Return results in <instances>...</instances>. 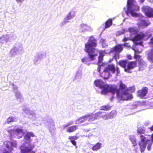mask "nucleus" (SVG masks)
Listing matches in <instances>:
<instances>
[{"label": "nucleus", "mask_w": 153, "mask_h": 153, "mask_svg": "<svg viewBox=\"0 0 153 153\" xmlns=\"http://www.w3.org/2000/svg\"><path fill=\"white\" fill-rule=\"evenodd\" d=\"M97 45V41L94 38L90 39L88 42L85 44V51L88 53L91 61L95 60V57L97 56V53L100 55L98 57V62H101L104 56L103 52L102 51L96 49L95 47Z\"/></svg>", "instance_id": "nucleus-1"}, {"label": "nucleus", "mask_w": 153, "mask_h": 153, "mask_svg": "<svg viewBox=\"0 0 153 153\" xmlns=\"http://www.w3.org/2000/svg\"><path fill=\"white\" fill-rule=\"evenodd\" d=\"M118 98L123 100H128L133 98V95L128 92H133L135 91V87L134 85L127 88V86L121 80L118 84Z\"/></svg>", "instance_id": "nucleus-2"}, {"label": "nucleus", "mask_w": 153, "mask_h": 153, "mask_svg": "<svg viewBox=\"0 0 153 153\" xmlns=\"http://www.w3.org/2000/svg\"><path fill=\"white\" fill-rule=\"evenodd\" d=\"M134 0H128L127 1V10L126 11L127 15L129 16L130 14L133 17L138 16V14L135 12V11L139 10V7L136 3Z\"/></svg>", "instance_id": "nucleus-3"}, {"label": "nucleus", "mask_w": 153, "mask_h": 153, "mask_svg": "<svg viewBox=\"0 0 153 153\" xmlns=\"http://www.w3.org/2000/svg\"><path fill=\"white\" fill-rule=\"evenodd\" d=\"M118 64L122 68H124V71L128 73H131L130 70L137 66V60L134 61L128 62L126 60H120Z\"/></svg>", "instance_id": "nucleus-4"}, {"label": "nucleus", "mask_w": 153, "mask_h": 153, "mask_svg": "<svg viewBox=\"0 0 153 153\" xmlns=\"http://www.w3.org/2000/svg\"><path fill=\"white\" fill-rule=\"evenodd\" d=\"M101 88H102L101 91V93L102 94H105L107 92H111L113 94H116L118 98V93L119 91V88H117L116 85H112L110 86L107 84H103Z\"/></svg>", "instance_id": "nucleus-5"}, {"label": "nucleus", "mask_w": 153, "mask_h": 153, "mask_svg": "<svg viewBox=\"0 0 153 153\" xmlns=\"http://www.w3.org/2000/svg\"><path fill=\"white\" fill-rule=\"evenodd\" d=\"M140 140L138 144L140 146V151L141 153L144 152L146 149L147 142H149L150 140L147 139L143 135H140L139 137Z\"/></svg>", "instance_id": "nucleus-6"}, {"label": "nucleus", "mask_w": 153, "mask_h": 153, "mask_svg": "<svg viewBox=\"0 0 153 153\" xmlns=\"http://www.w3.org/2000/svg\"><path fill=\"white\" fill-rule=\"evenodd\" d=\"M96 116L97 115H94V114L91 113L80 117L77 120L80 123H82L87 120L89 122L93 121L95 120V119L97 118Z\"/></svg>", "instance_id": "nucleus-7"}, {"label": "nucleus", "mask_w": 153, "mask_h": 153, "mask_svg": "<svg viewBox=\"0 0 153 153\" xmlns=\"http://www.w3.org/2000/svg\"><path fill=\"white\" fill-rule=\"evenodd\" d=\"M142 10L146 15L149 18H153V9L149 6H143Z\"/></svg>", "instance_id": "nucleus-8"}, {"label": "nucleus", "mask_w": 153, "mask_h": 153, "mask_svg": "<svg viewBox=\"0 0 153 153\" xmlns=\"http://www.w3.org/2000/svg\"><path fill=\"white\" fill-rule=\"evenodd\" d=\"M148 91V88L147 87H143L137 91V96L140 98H143L147 94Z\"/></svg>", "instance_id": "nucleus-9"}, {"label": "nucleus", "mask_w": 153, "mask_h": 153, "mask_svg": "<svg viewBox=\"0 0 153 153\" xmlns=\"http://www.w3.org/2000/svg\"><path fill=\"white\" fill-rule=\"evenodd\" d=\"M145 36L144 34H137L133 38L131 39V40L134 42V44L136 45H142L143 42H138V41L142 40Z\"/></svg>", "instance_id": "nucleus-10"}, {"label": "nucleus", "mask_w": 153, "mask_h": 153, "mask_svg": "<svg viewBox=\"0 0 153 153\" xmlns=\"http://www.w3.org/2000/svg\"><path fill=\"white\" fill-rule=\"evenodd\" d=\"M128 44V43H126L123 45L119 44H118L115 45L112 48L111 50V52H115L116 53H117L118 55L119 56V53L121 52L123 49V45L124 46H127V45Z\"/></svg>", "instance_id": "nucleus-11"}, {"label": "nucleus", "mask_w": 153, "mask_h": 153, "mask_svg": "<svg viewBox=\"0 0 153 153\" xmlns=\"http://www.w3.org/2000/svg\"><path fill=\"white\" fill-rule=\"evenodd\" d=\"M94 115H97V116H96V117H97V118L96 119H95V120L98 119L101 117L105 120L110 119L108 114H105L104 115H103L102 113L100 111H99L94 114Z\"/></svg>", "instance_id": "nucleus-12"}, {"label": "nucleus", "mask_w": 153, "mask_h": 153, "mask_svg": "<svg viewBox=\"0 0 153 153\" xmlns=\"http://www.w3.org/2000/svg\"><path fill=\"white\" fill-rule=\"evenodd\" d=\"M15 143L12 142L10 141H5L4 143V145L7 148L8 150L10 152L13 150V147Z\"/></svg>", "instance_id": "nucleus-13"}, {"label": "nucleus", "mask_w": 153, "mask_h": 153, "mask_svg": "<svg viewBox=\"0 0 153 153\" xmlns=\"http://www.w3.org/2000/svg\"><path fill=\"white\" fill-rule=\"evenodd\" d=\"M147 59L151 63H153V48L148 51L147 53Z\"/></svg>", "instance_id": "nucleus-14"}, {"label": "nucleus", "mask_w": 153, "mask_h": 153, "mask_svg": "<svg viewBox=\"0 0 153 153\" xmlns=\"http://www.w3.org/2000/svg\"><path fill=\"white\" fill-rule=\"evenodd\" d=\"M110 73L108 70L105 67L103 71L100 74L101 76L104 79H108L110 75Z\"/></svg>", "instance_id": "nucleus-15"}, {"label": "nucleus", "mask_w": 153, "mask_h": 153, "mask_svg": "<svg viewBox=\"0 0 153 153\" xmlns=\"http://www.w3.org/2000/svg\"><path fill=\"white\" fill-rule=\"evenodd\" d=\"M109 72L110 71L113 74H114L116 71V68L113 64L108 65L107 66L105 67Z\"/></svg>", "instance_id": "nucleus-16"}, {"label": "nucleus", "mask_w": 153, "mask_h": 153, "mask_svg": "<svg viewBox=\"0 0 153 153\" xmlns=\"http://www.w3.org/2000/svg\"><path fill=\"white\" fill-rule=\"evenodd\" d=\"M21 153H31L32 149L28 147L22 146L21 147Z\"/></svg>", "instance_id": "nucleus-17"}, {"label": "nucleus", "mask_w": 153, "mask_h": 153, "mask_svg": "<svg viewBox=\"0 0 153 153\" xmlns=\"http://www.w3.org/2000/svg\"><path fill=\"white\" fill-rule=\"evenodd\" d=\"M78 126L76 125L70 126L67 129L66 131L69 133L73 132L78 129Z\"/></svg>", "instance_id": "nucleus-18"}, {"label": "nucleus", "mask_w": 153, "mask_h": 153, "mask_svg": "<svg viewBox=\"0 0 153 153\" xmlns=\"http://www.w3.org/2000/svg\"><path fill=\"white\" fill-rule=\"evenodd\" d=\"M78 138V137L76 136H70L69 137V139L70 140V142L75 146H76V142L75 140H76Z\"/></svg>", "instance_id": "nucleus-19"}, {"label": "nucleus", "mask_w": 153, "mask_h": 153, "mask_svg": "<svg viewBox=\"0 0 153 153\" xmlns=\"http://www.w3.org/2000/svg\"><path fill=\"white\" fill-rule=\"evenodd\" d=\"M94 85L97 87L101 88L103 85L104 84V82L100 80H96L94 82Z\"/></svg>", "instance_id": "nucleus-20"}, {"label": "nucleus", "mask_w": 153, "mask_h": 153, "mask_svg": "<svg viewBox=\"0 0 153 153\" xmlns=\"http://www.w3.org/2000/svg\"><path fill=\"white\" fill-rule=\"evenodd\" d=\"M129 139L132 144V146L135 147L137 145V143L136 138L133 135H130Z\"/></svg>", "instance_id": "nucleus-21"}, {"label": "nucleus", "mask_w": 153, "mask_h": 153, "mask_svg": "<svg viewBox=\"0 0 153 153\" xmlns=\"http://www.w3.org/2000/svg\"><path fill=\"white\" fill-rule=\"evenodd\" d=\"M112 24V20L111 19H108L105 23V28H109Z\"/></svg>", "instance_id": "nucleus-22"}, {"label": "nucleus", "mask_w": 153, "mask_h": 153, "mask_svg": "<svg viewBox=\"0 0 153 153\" xmlns=\"http://www.w3.org/2000/svg\"><path fill=\"white\" fill-rule=\"evenodd\" d=\"M102 144L100 143H97L92 148V149L94 151H97L100 149L101 147Z\"/></svg>", "instance_id": "nucleus-23"}, {"label": "nucleus", "mask_w": 153, "mask_h": 153, "mask_svg": "<svg viewBox=\"0 0 153 153\" xmlns=\"http://www.w3.org/2000/svg\"><path fill=\"white\" fill-rule=\"evenodd\" d=\"M35 135L32 132H27L25 135L24 138L26 140L30 139V137H34Z\"/></svg>", "instance_id": "nucleus-24"}, {"label": "nucleus", "mask_w": 153, "mask_h": 153, "mask_svg": "<svg viewBox=\"0 0 153 153\" xmlns=\"http://www.w3.org/2000/svg\"><path fill=\"white\" fill-rule=\"evenodd\" d=\"M75 16V12L73 11L72 12L69 13L67 17L65 18V20L66 19H70Z\"/></svg>", "instance_id": "nucleus-25"}, {"label": "nucleus", "mask_w": 153, "mask_h": 153, "mask_svg": "<svg viewBox=\"0 0 153 153\" xmlns=\"http://www.w3.org/2000/svg\"><path fill=\"white\" fill-rule=\"evenodd\" d=\"M145 132V130L142 127H139L138 128L137 130V133L140 135H142V134H144Z\"/></svg>", "instance_id": "nucleus-26"}, {"label": "nucleus", "mask_w": 153, "mask_h": 153, "mask_svg": "<svg viewBox=\"0 0 153 153\" xmlns=\"http://www.w3.org/2000/svg\"><path fill=\"white\" fill-rule=\"evenodd\" d=\"M109 116L110 119L116 117L117 115V111L115 110H113L111 111L109 113Z\"/></svg>", "instance_id": "nucleus-27"}, {"label": "nucleus", "mask_w": 153, "mask_h": 153, "mask_svg": "<svg viewBox=\"0 0 153 153\" xmlns=\"http://www.w3.org/2000/svg\"><path fill=\"white\" fill-rule=\"evenodd\" d=\"M110 109L111 107L108 105H105L101 106V107L100 110L104 111H108L110 110Z\"/></svg>", "instance_id": "nucleus-28"}, {"label": "nucleus", "mask_w": 153, "mask_h": 153, "mask_svg": "<svg viewBox=\"0 0 153 153\" xmlns=\"http://www.w3.org/2000/svg\"><path fill=\"white\" fill-rule=\"evenodd\" d=\"M14 121V118L12 117H9L7 119V122L9 123Z\"/></svg>", "instance_id": "nucleus-29"}, {"label": "nucleus", "mask_w": 153, "mask_h": 153, "mask_svg": "<svg viewBox=\"0 0 153 153\" xmlns=\"http://www.w3.org/2000/svg\"><path fill=\"white\" fill-rule=\"evenodd\" d=\"M81 61L82 62H86L88 61H91L90 60H88V57H84V58H82L81 59Z\"/></svg>", "instance_id": "nucleus-30"}, {"label": "nucleus", "mask_w": 153, "mask_h": 153, "mask_svg": "<svg viewBox=\"0 0 153 153\" xmlns=\"http://www.w3.org/2000/svg\"><path fill=\"white\" fill-rule=\"evenodd\" d=\"M134 58L136 59H139L141 58V56L140 55H137L136 53H134Z\"/></svg>", "instance_id": "nucleus-31"}, {"label": "nucleus", "mask_w": 153, "mask_h": 153, "mask_svg": "<svg viewBox=\"0 0 153 153\" xmlns=\"http://www.w3.org/2000/svg\"><path fill=\"white\" fill-rule=\"evenodd\" d=\"M87 26L86 25L82 24L80 25V28L82 30H85L87 27Z\"/></svg>", "instance_id": "nucleus-32"}, {"label": "nucleus", "mask_w": 153, "mask_h": 153, "mask_svg": "<svg viewBox=\"0 0 153 153\" xmlns=\"http://www.w3.org/2000/svg\"><path fill=\"white\" fill-rule=\"evenodd\" d=\"M128 31L130 33H134L135 32L136 30L133 27H130L128 28Z\"/></svg>", "instance_id": "nucleus-33"}, {"label": "nucleus", "mask_w": 153, "mask_h": 153, "mask_svg": "<svg viewBox=\"0 0 153 153\" xmlns=\"http://www.w3.org/2000/svg\"><path fill=\"white\" fill-rule=\"evenodd\" d=\"M138 61L140 65L143 64V63L144 62V61L143 59L141 58L138 59Z\"/></svg>", "instance_id": "nucleus-34"}, {"label": "nucleus", "mask_w": 153, "mask_h": 153, "mask_svg": "<svg viewBox=\"0 0 153 153\" xmlns=\"http://www.w3.org/2000/svg\"><path fill=\"white\" fill-rule=\"evenodd\" d=\"M131 39H129L128 37H125L122 40V41L123 42H125L127 41L128 40H131Z\"/></svg>", "instance_id": "nucleus-35"}, {"label": "nucleus", "mask_w": 153, "mask_h": 153, "mask_svg": "<svg viewBox=\"0 0 153 153\" xmlns=\"http://www.w3.org/2000/svg\"><path fill=\"white\" fill-rule=\"evenodd\" d=\"M152 144V143H150L149 144L147 147V149L148 151H150L151 149V146Z\"/></svg>", "instance_id": "nucleus-36"}, {"label": "nucleus", "mask_w": 153, "mask_h": 153, "mask_svg": "<svg viewBox=\"0 0 153 153\" xmlns=\"http://www.w3.org/2000/svg\"><path fill=\"white\" fill-rule=\"evenodd\" d=\"M116 71H117L116 74L117 75L120 74V71L119 69V68L118 67H116Z\"/></svg>", "instance_id": "nucleus-37"}, {"label": "nucleus", "mask_w": 153, "mask_h": 153, "mask_svg": "<svg viewBox=\"0 0 153 153\" xmlns=\"http://www.w3.org/2000/svg\"><path fill=\"white\" fill-rule=\"evenodd\" d=\"M149 43L150 44L153 45V36L150 39Z\"/></svg>", "instance_id": "nucleus-38"}, {"label": "nucleus", "mask_w": 153, "mask_h": 153, "mask_svg": "<svg viewBox=\"0 0 153 153\" xmlns=\"http://www.w3.org/2000/svg\"><path fill=\"white\" fill-rule=\"evenodd\" d=\"M141 24L143 25H146V22L144 20H142V22H141Z\"/></svg>", "instance_id": "nucleus-39"}, {"label": "nucleus", "mask_w": 153, "mask_h": 153, "mask_svg": "<svg viewBox=\"0 0 153 153\" xmlns=\"http://www.w3.org/2000/svg\"><path fill=\"white\" fill-rule=\"evenodd\" d=\"M73 124V122L72 121L70 122V123L68 124L67 126H65V127H67L68 126H69L70 125H72Z\"/></svg>", "instance_id": "nucleus-40"}, {"label": "nucleus", "mask_w": 153, "mask_h": 153, "mask_svg": "<svg viewBox=\"0 0 153 153\" xmlns=\"http://www.w3.org/2000/svg\"><path fill=\"white\" fill-rule=\"evenodd\" d=\"M16 131L17 132H21L22 131V130L21 129L17 128L16 129Z\"/></svg>", "instance_id": "nucleus-41"}, {"label": "nucleus", "mask_w": 153, "mask_h": 153, "mask_svg": "<svg viewBox=\"0 0 153 153\" xmlns=\"http://www.w3.org/2000/svg\"><path fill=\"white\" fill-rule=\"evenodd\" d=\"M136 51H135L134 53H136L137 54L138 53H141V52L138 51V50H136Z\"/></svg>", "instance_id": "nucleus-42"}, {"label": "nucleus", "mask_w": 153, "mask_h": 153, "mask_svg": "<svg viewBox=\"0 0 153 153\" xmlns=\"http://www.w3.org/2000/svg\"><path fill=\"white\" fill-rule=\"evenodd\" d=\"M100 69H101V66H99L97 68L98 71L100 73Z\"/></svg>", "instance_id": "nucleus-43"}, {"label": "nucleus", "mask_w": 153, "mask_h": 153, "mask_svg": "<svg viewBox=\"0 0 153 153\" xmlns=\"http://www.w3.org/2000/svg\"><path fill=\"white\" fill-rule=\"evenodd\" d=\"M24 0H16V1L18 3L24 1Z\"/></svg>", "instance_id": "nucleus-44"}, {"label": "nucleus", "mask_w": 153, "mask_h": 153, "mask_svg": "<svg viewBox=\"0 0 153 153\" xmlns=\"http://www.w3.org/2000/svg\"><path fill=\"white\" fill-rule=\"evenodd\" d=\"M149 128L151 131H153V125L152 126Z\"/></svg>", "instance_id": "nucleus-45"}, {"label": "nucleus", "mask_w": 153, "mask_h": 153, "mask_svg": "<svg viewBox=\"0 0 153 153\" xmlns=\"http://www.w3.org/2000/svg\"><path fill=\"white\" fill-rule=\"evenodd\" d=\"M151 139L152 141V142H153V134L152 135L151 137Z\"/></svg>", "instance_id": "nucleus-46"}, {"label": "nucleus", "mask_w": 153, "mask_h": 153, "mask_svg": "<svg viewBox=\"0 0 153 153\" xmlns=\"http://www.w3.org/2000/svg\"><path fill=\"white\" fill-rule=\"evenodd\" d=\"M128 58L129 59H131V56L130 55H129L128 56Z\"/></svg>", "instance_id": "nucleus-47"}, {"label": "nucleus", "mask_w": 153, "mask_h": 153, "mask_svg": "<svg viewBox=\"0 0 153 153\" xmlns=\"http://www.w3.org/2000/svg\"><path fill=\"white\" fill-rule=\"evenodd\" d=\"M131 49L134 51H136V49H135L134 48H132Z\"/></svg>", "instance_id": "nucleus-48"}, {"label": "nucleus", "mask_w": 153, "mask_h": 153, "mask_svg": "<svg viewBox=\"0 0 153 153\" xmlns=\"http://www.w3.org/2000/svg\"><path fill=\"white\" fill-rule=\"evenodd\" d=\"M3 153H9V152L8 151H6L5 152H4Z\"/></svg>", "instance_id": "nucleus-49"}, {"label": "nucleus", "mask_w": 153, "mask_h": 153, "mask_svg": "<svg viewBox=\"0 0 153 153\" xmlns=\"http://www.w3.org/2000/svg\"><path fill=\"white\" fill-rule=\"evenodd\" d=\"M116 54H115V55H114V57H115V56H116Z\"/></svg>", "instance_id": "nucleus-50"}, {"label": "nucleus", "mask_w": 153, "mask_h": 153, "mask_svg": "<svg viewBox=\"0 0 153 153\" xmlns=\"http://www.w3.org/2000/svg\"><path fill=\"white\" fill-rule=\"evenodd\" d=\"M50 131L51 132H52V131H50Z\"/></svg>", "instance_id": "nucleus-51"}, {"label": "nucleus", "mask_w": 153, "mask_h": 153, "mask_svg": "<svg viewBox=\"0 0 153 153\" xmlns=\"http://www.w3.org/2000/svg\"><path fill=\"white\" fill-rule=\"evenodd\" d=\"M84 13H82V14H83Z\"/></svg>", "instance_id": "nucleus-52"}]
</instances>
